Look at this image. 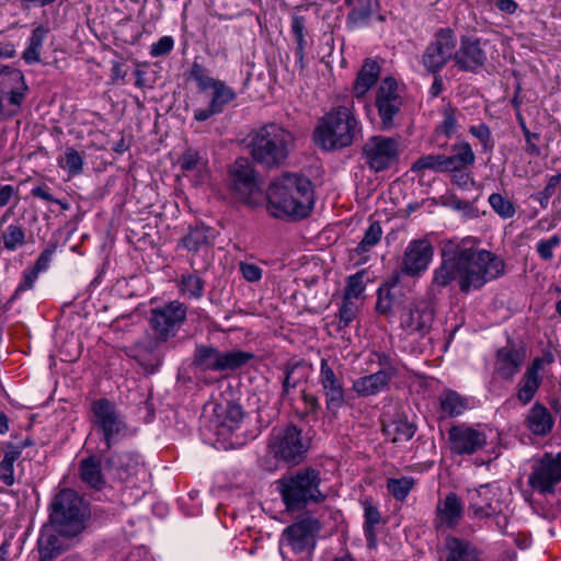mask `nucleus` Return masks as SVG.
<instances>
[{"label":"nucleus","instance_id":"1","mask_svg":"<svg viewBox=\"0 0 561 561\" xmlns=\"http://www.w3.org/2000/svg\"><path fill=\"white\" fill-rule=\"evenodd\" d=\"M504 262L488 250L477 249L469 241L447 242L440 251V263L434 268L427 295L435 298L443 289L456 282L461 293L481 289L486 283L500 277Z\"/></svg>","mask_w":561,"mask_h":561},{"label":"nucleus","instance_id":"2","mask_svg":"<svg viewBox=\"0 0 561 561\" xmlns=\"http://www.w3.org/2000/svg\"><path fill=\"white\" fill-rule=\"evenodd\" d=\"M267 209L276 218H305L314 204L311 181L300 174L284 173L267 188Z\"/></svg>","mask_w":561,"mask_h":561},{"label":"nucleus","instance_id":"3","mask_svg":"<svg viewBox=\"0 0 561 561\" xmlns=\"http://www.w3.org/2000/svg\"><path fill=\"white\" fill-rule=\"evenodd\" d=\"M321 473L313 467H306L282 477L277 489L287 511H301L309 504H319L325 500L320 490Z\"/></svg>","mask_w":561,"mask_h":561},{"label":"nucleus","instance_id":"4","mask_svg":"<svg viewBox=\"0 0 561 561\" xmlns=\"http://www.w3.org/2000/svg\"><path fill=\"white\" fill-rule=\"evenodd\" d=\"M360 134V126L348 106L340 105L327 113L314 129V141L330 151L351 146Z\"/></svg>","mask_w":561,"mask_h":561},{"label":"nucleus","instance_id":"5","mask_svg":"<svg viewBox=\"0 0 561 561\" xmlns=\"http://www.w3.org/2000/svg\"><path fill=\"white\" fill-rule=\"evenodd\" d=\"M293 147V134L280 125L271 123L253 133L250 152L255 162L272 169L285 163Z\"/></svg>","mask_w":561,"mask_h":561},{"label":"nucleus","instance_id":"6","mask_svg":"<svg viewBox=\"0 0 561 561\" xmlns=\"http://www.w3.org/2000/svg\"><path fill=\"white\" fill-rule=\"evenodd\" d=\"M49 523L65 538L83 531L90 517L89 505L72 489L60 490L49 505Z\"/></svg>","mask_w":561,"mask_h":561},{"label":"nucleus","instance_id":"7","mask_svg":"<svg viewBox=\"0 0 561 561\" xmlns=\"http://www.w3.org/2000/svg\"><path fill=\"white\" fill-rule=\"evenodd\" d=\"M188 75L195 81L198 92L209 91L208 106L194 111V118L197 122H205L211 116L222 113L226 106L237 99V93L225 81L209 76L208 70L198 61H193Z\"/></svg>","mask_w":561,"mask_h":561},{"label":"nucleus","instance_id":"8","mask_svg":"<svg viewBox=\"0 0 561 561\" xmlns=\"http://www.w3.org/2000/svg\"><path fill=\"white\" fill-rule=\"evenodd\" d=\"M320 529L316 518L307 517L286 527L279 539V551L284 561H311L316 545L314 536Z\"/></svg>","mask_w":561,"mask_h":561},{"label":"nucleus","instance_id":"9","mask_svg":"<svg viewBox=\"0 0 561 561\" xmlns=\"http://www.w3.org/2000/svg\"><path fill=\"white\" fill-rule=\"evenodd\" d=\"M91 412L92 424L101 436L106 451L128 436L129 427L124 416L115 403L108 399L101 398L93 401Z\"/></svg>","mask_w":561,"mask_h":561},{"label":"nucleus","instance_id":"10","mask_svg":"<svg viewBox=\"0 0 561 561\" xmlns=\"http://www.w3.org/2000/svg\"><path fill=\"white\" fill-rule=\"evenodd\" d=\"M27 91L22 71L0 65V121H8L20 114Z\"/></svg>","mask_w":561,"mask_h":561},{"label":"nucleus","instance_id":"11","mask_svg":"<svg viewBox=\"0 0 561 561\" xmlns=\"http://www.w3.org/2000/svg\"><path fill=\"white\" fill-rule=\"evenodd\" d=\"M253 358V353L241 350L220 352L214 346L197 345L192 365L203 371L236 370Z\"/></svg>","mask_w":561,"mask_h":561},{"label":"nucleus","instance_id":"12","mask_svg":"<svg viewBox=\"0 0 561 561\" xmlns=\"http://www.w3.org/2000/svg\"><path fill=\"white\" fill-rule=\"evenodd\" d=\"M457 37L450 27L438 28L422 55V65L430 73L436 75L450 61H455Z\"/></svg>","mask_w":561,"mask_h":561},{"label":"nucleus","instance_id":"13","mask_svg":"<svg viewBox=\"0 0 561 561\" xmlns=\"http://www.w3.org/2000/svg\"><path fill=\"white\" fill-rule=\"evenodd\" d=\"M400 154L397 138L386 136L369 137L362 148V160L374 172H381L394 164Z\"/></svg>","mask_w":561,"mask_h":561},{"label":"nucleus","instance_id":"14","mask_svg":"<svg viewBox=\"0 0 561 561\" xmlns=\"http://www.w3.org/2000/svg\"><path fill=\"white\" fill-rule=\"evenodd\" d=\"M187 308L178 300L152 309L149 323L158 341L168 342L176 336L186 320Z\"/></svg>","mask_w":561,"mask_h":561},{"label":"nucleus","instance_id":"15","mask_svg":"<svg viewBox=\"0 0 561 561\" xmlns=\"http://www.w3.org/2000/svg\"><path fill=\"white\" fill-rule=\"evenodd\" d=\"M268 447L276 459L293 465L299 463L308 450L301 431L295 425L273 431Z\"/></svg>","mask_w":561,"mask_h":561},{"label":"nucleus","instance_id":"16","mask_svg":"<svg viewBox=\"0 0 561 561\" xmlns=\"http://www.w3.org/2000/svg\"><path fill=\"white\" fill-rule=\"evenodd\" d=\"M501 490L492 483L468 490V511L474 519L497 518L502 512Z\"/></svg>","mask_w":561,"mask_h":561},{"label":"nucleus","instance_id":"17","mask_svg":"<svg viewBox=\"0 0 561 561\" xmlns=\"http://www.w3.org/2000/svg\"><path fill=\"white\" fill-rule=\"evenodd\" d=\"M402 105L397 81L392 77L382 79L375 95V106L382 130H390L396 126V117L400 114Z\"/></svg>","mask_w":561,"mask_h":561},{"label":"nucleus","instance_id":"18","mask_svg":"<svg viewBox=\"0 0 561 561\" xmlns=\"http://www.w3.org/2000/svg\"><path fill=\"white\" fill-rule=\"evenodd\" d=\"M561 482V453L553 456L545 454L536 461L528 477V484L540 494L553 493L554 488Z\"/></svg>","mask_w":561,"mask_h":561},{"label":"nucleus","instance_id":"19","mask_svg":"<svg viewBox=\"0 0 561 561\" xmlns=\"http://www.w3.org/2000/svg\"><path fill=\"white\" fill-rule=\"evenodd\" d=\"M434 256V248L427 239H415L407 245L401 261L400 274L421 277L428 268Z\"/></svg>","mask_w":561,"mask_h":561},{"label":"nucleus","instance_id":"20","mask_svg":"<svg viewBox=\"0 0 561 561\" xmlns=\"http://www.w3.org/2000/svg\"><path fill=\"white\" fill-rule=\"evenodd\" d=\"M318 381L324 396L328 412L336 416L346 404V391L343 379L337 377L327 358H321Z\"/></svg>","mask_w":561,"mask_h":561},{"label":"nucleus","instance_id":"21","mask_svg":"<svg viewBox=\"0 0 561 561\" xmlns=\"http://www.w3.org/2000/svg\"><path fill=\"white\" fill-rule=\"evenodd\" d=\"M488 41L476 36L463 35L460 37L459 47L455 53V66L460 71L477 72L488 61L484 49Z\"/></svg>","mask_w":561,"mask_h":561},{"label":"nucleus","instance_id":"22","mask_svg":"<svg viewBox=\"0 0 561 561\" xmlns=\"http://www.w3.org/2000/svg\"><path fill=\"white\" fill-rule=\"evenodd\" d=\"M448 443L453 454L472 455L485 447L486 435L466 424H458L448 430Z\"/></svg>","mask_w":561,"mask_h":561},{"label":"nucleus","instance_id":"23","mask_svg":"<svg viewBox=\"0 0 561 561\" xmlns=\"http://www.w3.org/2000/svg\"><path fill=\"white\" fill-rule=\"evenodd\" d=\"M463 517V503L455 492L438 500L433 520L437 531L455 529Z\"/></svg>","mask_w":561,"mask_h":561},{"label":"nucleus","instance_id":"24","mask_svg":"<svg viewBox=\"0 0 561 561\" xmlns=\"http://www.w3.org/2000/svg\"><path fill=\"white\" fill-rule=\"evenodd\" d=\"M525 362V352L511 341L496 351L494 374L505 381H512Z\"/></svg>","mask_w":561,"mask_h":561},{"label":"nucleus","instance_id":"25","mask_svg":"<svg viewBox=\"0 0 561 561\" xmlns=\"http://www.w3.org/2000/svg\"><path fill=\"white\" fill-rule=\"evenodd\" d=\"M162 341L156 336L145 337L129 347V356L144 367L146 373H156L162 364L163 354L160 351Z\"/></svg>","mask_w":561,"mask_h":561},{"label":"nucleus","instance_id":"26","mask_svg":"<svg viewBox=\"0 0 561 561\" xmlns=\"http://www.w3.org/2000/svg\"><path fill=\"white\" fill-rule=\"evenodd\" d=\"M545 362L541 357L533 359L526 368L516 387V398L522 405L529 404L537 394L542 377L540 371L543 369Z\"/></svg>","mask_w":561,"mask_h":561},{"label":"nucleus","instance_id":"27","mask_svg":"<svg viewBox=\"0 0 561 561\" xmlns=\"http://www.w3.org/2000/svg\"><path fill=\"white\" fill-rule=\"evenodd\" d=\"M105 466L115 479L124 482L139 472L141 459L135 451H116L105 459Z\"/></svg>","mask_w":561,"mask_h":561},{"label":"nucleus","instance_id":"28","mask_svg":"<svg viewBox=\"0 0 561 561\" xmlns=\"http://www.w3.org/2000/svg\"><path fill=\"white\" fill-rule=\"evenodd\" d=\"M396 376L394 368L380 369L374 374L359 377L353 381L352 389L358 397H371L386 391Z\"/></svg>","mask_w":561,"mask_h":561},{"label":"nucleus","instance_id":"29","mask_svg":"<svg viewBox=\"0 0 561 561\" xmlns=\"http://www.w3.org/2000/svg\"><path fill=\"white\" fill-rule=\"evenodd\" d=\"M399 275H393L378 289L376 310L381 314H388L394 309H400L404 304V295L399 286Z\"/></svg>","mask_w":561,"mask_h":561},{"label":"nucleus","instance_id":"30","mask_svg":"<svg viewBox=\"0 0 561 561\" xmlns=\"http://www.w3.org/2000/svg\"><path fill=\"white\" fill-rule=\"evenodd\" d=\"M233 188L242 196L251 195L257 190L254 170L248 159L239 158L230 170Z\"/></svg>","mask_w":561,"mask_h":561},{"label":"nucleus","instance_id":"31","mask_svg":"<svg viewBox=\"0 0 561 561\" xmlns=\"http://www.w3.org/2000/svg\"><path fill=\"white\" fill-rule=\"evenodd\" d=\"M11 214L12 209L9 208L0 218V247L8 252H15L26 244V230L19 221L3 227Z\"/></svg>","mask_w":561,"mask_h":561},{"label":"nucleus","instance_id":"32","mask_svg":"<svg viewBox=\"0 0 561 561\" xmlns=\"http://www.w3.org/2000/svg\"><path fill=\"white\" fill-rule=\"evenodd\" d=\"M444 561H483L479 549L469 540L447 536L444 541Z\"/></svg>","mask_w":561,"mask_h":561},{"label":"nucleus","instance_id":"33","mask_svg":"<svg viewBox=\"0 0 561 561\" xmlns=\"http://www.w3.org/2000/svg\"><path fill=\"white\" fill-rule=\"evenodd\" d=\"M78 474L80 480L91 489L100 491L106 485V479L102 471L101 459L95 455H91L80 460Z\"/></svg>","mask_w":561,"mask_h":561},{"label":"nucleus","instance_id":"34","mask_svg":"<svg viewBox=\"0 0 561 561\" xmlns=\"http://www.w3.org/2000/svg\"><path fill=\"white\" fill-rule=\"evenodd\" d=\"M445 171L470 169L476 163V154L468 141L461 140L451 146L450 154H444Z\"/></svg>","mask_w":561,"mask_h":561},{"label":"nucleus","instance_id":"35","mask_svg":"<svg viewBox=\"0 0 561 561\" xmlns=\"http://www.w3.org/2000/svg\"><path fill=\"white\" fill-rule=\"evenodd\" d=\"M434 312L427 306L410 308L401 314V324L409 332L426 333L433 322Z\"/></svg>","mask_w":561,"mask_h":561},{"label":"nucleus","instance_id":"36","mask_svg":"<svg viewBox=\"0 0 561 561\" xmlns=\"http://www.w3.org/2000/svg\"><path fill=\"white\" fill-rule=\"evenodd\" d=\"M305 368L304 362L290 360L283 367L282 391L279 393L280 402H293L291 390L298 387L306 376L302 371Z\"/></svg>","mask_w":561,"mask_h":561},{"label":"nucleus","instance_id":"37","mask_svg":"<svg viewBox=\"0 0 561 561\" xmlns=\"http://www.w3.org/2000/svg\"><path fill=\"white\" fill-rule=\"evenodd\" d=\"M379 77V64L371 58H366L356 76L353 85L354 96L357 99L364 98L367 92L377 83Z\"/></svg>","mask_w":561,"mask_h":561},{"label":"nucleus","instance_id":"38","mask_svg":"<svg viewBox=\"0 0 561 561\" xmlns=\"http://www.w3.org/2000/svg\"><path fill=\"white\" fill-rule=\"evenodd\" d=\"M527 428L537 436H546L553 427L554 420L549 410L540 402H536L526 416Z\"/></svg>","mask_w":561,"mask_h":561},{"label":"nucleus","instance_id":"39","mask_svg":"<svg viewBox=\"0 0 561 561\" xmlns=\"http://www.w3.org/2000/svg\"><path fill=\"white\" fill-rule=\"evenodd\" d=\"M60 537L62 536L51 525L42 529L37 540L39 561H50L64 551L65 546Z\"/></svg>","mask_w":561,"mask_h":561},{"label":"nucleus","instance_id":"40","mask_svg":"<svg viewBox=\"0 0 561 561\" xmlns=\"http://www.w3.org/2000/svg\"><path fill=\"white\" fill-rule=\"evenodd\" d=\"M181 170L186 174L196 176L195 184L204 183L208 178L207 160H205L198 151L188 148L179 159Z\"/></svg>","mask_w":561,"mask_h":561},{"label":"nucleus","instance_id":"41","mask_svg":"<svg viewBox=\"0 0 561 561\" xmlns=\"http://www.w3.org/2000/svg\"><path fill=\"white\" fill-rule=\"evenodd\" d=\"M416 431V426L407 419H393L382 424L385 436L392 443H403L410 440Z\"/></svg>","mask_w":561,"mask_h":561},{"label":"nucleus","instance_id":"42","mask_svg":"<svg viewBox=\"0 0 561 561\" xmlns=\"http://www.w3.org/2000/svg\"><path fill=\"white\" fill-rule=\"evenodd\" d=\"M364 508V534L369 548L377 546L376 526L381 522V515L378 507L374 504L373 500L365 499L362 502Z\"/></svg>","mask_w":561,"mask_h":561},{"label":"nucleus","instance_id":"43","mask_svg":"<svg viewBox=\"0 0 561 561\" xmlns=\"http://www.w3.org/2000/svg\"><path fill=\"white\" fill-rule=\"evenodd\" d=\"M48 33L44 25L36 26L28 38V46L23 51L22 58L27 65H34L41 61V50Z\"/></svg>","mask_w":561,"mask_h":561},{"label":"nucleus","instance_id":"44","mask_svg":"<svg viewBox=\"0 0 561 561\" xmlns=\"http://www.w3.org/2000/svg\"><path fill=\"white\" fill-rule=\"evenodd\" d=\"M439 405L445 415L455 417L468 409V400L454 390H447L440 394Z\"/></svg>","mask_w":561,"mask_h":561},{"label":"nucleus","instance_id":"45","mask_svg":"<svg viewBox=\"0 0 561 561\" xmlns=\"http://www.w3.org/2000/svg\"><path fill=\"white\" fill-rule=\"evenodd\" d=\"M377 0H358L356 8H353L347 15V24L351 27L366 25L378 8Z\"/></svg>","mask_w":561,"mask_h":561},{"label":"nucleus","instance_id":"46","mask_svg":"<svg viewBox=\"0 0 561 561\" xmlns=\"http://www.w3.org/2000/svg\"><path fill=\"white\" fill-rule=\"evenodd\" d=\"M204 280L196 273H187L181 276L180 291L190 299H199L204 295Z\"/></svg>","mask_w":561,"mask_h":561},{"label":"nucleus","instance_id":"47","mask_svg":"<svg viewBox=\"0 0 561 561\" xmlns=\"http://www.w3.org/2000/svg\"><path fill=\"white\" fill-rule=\"evenodd\" d=\"M431 170L438 173H445L444 154H426L420 157L411 165V171L419 173Z\"/></svg>","mask_w":561,"mask_h":561},{"label":"nucleus","instance_id":"48","mask_svg":"<svg viewBox=\"0 0 561 561\" xmlns=\"http://www.w3.org/2000/svg\"><path fill=\"white\" fill-rule=\"evenodd\" d=\"M382 236V229L378 221H374L366 229L362 241L356 247L355 251L362 255L369 252L375 245L380 242Z\"/></svg>","mask_w":561,"mask_h":561},{"label":"nucleus","instance_id":"49","mask_svg":"<svg viewBox=\"0 0 561 561\" xmlns=\"http://www.w3.org/2000/svg\"><path fill=\"white\" fill-rule=\"evenodd\" d=\"M18 459V451H9L4 448V456L0 461V481L5 486H12L15 483L14 463Z\"/></svg>","mask_w":561,"mask_h":561},{"label":"nucleus","instance_id":"50","mask_svg":"<svg viewBox=\"0 0 561 561\" xmlns=\"http://www.w3.org/2000/svg\"><path fill=\"white\" fill-rule=\"evenodd\" d=\"M59 167L67 170L70 175H78L83 170V159L72 147H67L64 156L58 159Z\"/></svg>","mask_w":561,"mask_h":561},{"label":"nucleus","instance_id":"51","mask_svg":"<svg viewBox=\"0 0 561 561\" xmlns=\"http://www.w3.org/2000/svg\"><path fill=\"white\" fill-rule=\"evenodd\" d=\"M244 417L241 405L237 403H227L221 419V425L228 431L233 432L237 430Z\"/></svg>","mask_w":561,"mask_h":561},{"label":"nucleus","instance_id":"52","mask_svg":"<svg viewBox=\"0 0 561 561\" xmlns=\"http://www.w3.org/2000/svg\"><path fill=\"white\" fill-rule=\"evenodd\" d=\"M489 203L492 209L503 219L512 218L516 213L514 204L499 193L491 194L489 196Z\"/></svg>","mask_w":561,"mask_h":561},{"label":"nucleus","instance_id":"53","mask_svg":"<svg viewBox=\"0 0 561 561\" xmlns=\"http://www.w3.org/2000/svg\"><path fill=\"white\" fill-rule=\"evenodd\" d=\"M208 230L205 227H195L183 238V244L188 251H198L208 244Z\"/></svg>","mask_w":561,"mask_h":561},{"label":"nucleus","instance_id":"54","mask_svg":"<svg viewBox=\"0 0 561 561\" xmlns=\"http://www.w3.org/2000/svg\"><path fill=\"white\" fill-rule=\"evenodd\" d=\"M414 481L412 478L389 479L387 489L397 501H403L412 490Z\"/></svg>","mask_w":561,"mask_h":561},{"label":"nucleus","instance_id":"55","mask_svg":"<svg viewBox=\"0 0 561 561\" xmlns=\"http://www.w3.org/2000/svg\"><path fill=\"white\" fill-rule=\"evenodd\" d=\"M365 272H357L348 276L343 298L353 300L358 298L365 290L364 283Z\"/></svg>","mask_w":561,"mask_h":561},{"label":"nucleus","instance_id":"56","mask_svg":"<svg viewBox=\"0 0 561 561\" xmlns=\"http://www.w3.org/2000/svg\"><path fill=\"white\" fill-rule=\"evenodd\" d=\"M469 133L480 141L482 151L491 152L493 150L494 141L490 127L486 124L472 125L469 127Z\"/></svg>","mask_w":561,"mask_h":561},{"label":"nucleus","instance_id":"57","mask_svg":"<svg viewBox=\"0 0 561 561\" xmlns=\"http://www.w3.org/2000/svg\"><path fill=\"white\" fill-rule=\"evenodd\" d=\"M357 306L350 299L343 298L342 305L339 310V330L347 328L351 322L356 318Z\"/></svg>","mask_w":561,"mask_h":561},{"label":"nucleus","instance_id":"58","mask_svg":"<svg viewBox=\"0 0 561 561\" xmlns=\"http://www.w3.org/2000/svg\"><path fill=\"white\" fill-rule=\"evenodd\" d=\"M561 244V238L558 234L551 236L549 239L538 241L536 250L540 259L551 261L553 259V250Z\"/></svg>","mask_w":561,"mask_h":561},{"label":"nucleus","instance_id":"59","mask_svg":"<svg viewBox=\"0 0 561 561\" xmlns=\"http://www.w3.org/2000/svg\"><path fill=\"white\" fill-rule=\"evenodd\" d=\"M456 128H457L456 111L451 107H448L444 111V117L439 125V130L447 137H450L453 134L456 133Z\"/></svg>","mask_w":561,"mask_h":561},{"label":"nucleus","instance_id":"60","mask_svg":"<svg viewBox=\"0 0 561 561\" xmlns=\"http://www.w3.org/2000/svg\"><path fill=\"white\" fill-rule=\"evenodd\" d=\"M173 46L174 41L171 36H162L150 46V55L152 57L165 56L173 49Z\"/></svg>","mask_w":561,"mask_h":561},{"label":"nucleus","instance_id":"61","mask_svg":"<svg viewBox=\"0 0 561 561\" xmlns=\"http://www.w3.org/2000/svg\"><path fill=\"white\" fill-rule=\"evenodd\" d=\"M239 271L243 278L248 282L255 283L262 278L263 271L260 266L253 263L241 262Z\"/></svg>","mask_w":561,"mask_h":561},{"label":"nucleus","instance_id":"62","mask_svg":"<svg viewBox=\"0 0 561 561\" xmlns=\"http://www.w3.org/2000/svg\"><path fill=\"white\" fill-rule=\"evenodd\" d=\"M524 137L526 140L525 152L531 157L540 156L541 150L537 145L540 140V135L537 133H531L530 130H525Z\"/></svg>","mask_w":561,"mask_h":561},{"label":"nucleus","instance_id":"63","mask_svg":"<svg viewBox=\"0 0 561 561\" xmlns=\"http://www.w3.org/2000/svg\"><path fill=\"white\" fill-rule=\"evenodd\" d=\"M451 173V182L461 187H467L470 183L473 182L470 169H461L460 171H448Z\"/></svg>","mask_w":561,"mask_h":561},{"label":"nucleus","instance_id":"64","mask_svg":"<svg viewBox=\"0 0 561 561\" xmlns=\"http://www.w3.org/2000/svg\"><path fill=\"white\" fill-rule=\"evenodd\" d=\"M38 274L39 273L37 271H35L34 268L24 271L22 280L16 288V294L20 291H25V290L31 289L34 286V283L37 279Z\"/></svg>","mask_w":561,"mask_h":561}]
</instances>
